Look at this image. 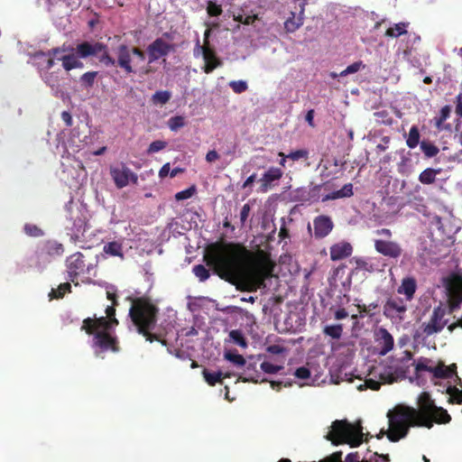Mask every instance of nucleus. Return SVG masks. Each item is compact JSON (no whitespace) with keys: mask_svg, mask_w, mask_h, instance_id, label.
Returning a JSON list of instances; mask_svg holds the SVG:
<instances>
[{"mask_svg":"<svg viewBox=\"0 0 462 462\" xmlns=\"http://www.w3.org/2000/svg\"><path fill=\"white\" fill-rule=\"evenodd\" d=\"M389 428L382 429L377 439L384 435L392 442L405 438L412 427L431 429L434 423L447 424L451 420L448 411L438 407L429 393L423 392L418 398V408L400 405L387 412Z\"/></svg>","mask_w":462,"mask_h":462,"instance_id":"2","label":"nucleus"},{"mask_svg":"<svg viewBox=\"0 0 462 462\" xmlns=\"http://www.w3.org/2000/svg\"><path fill=\"white\" fill-rule=\"evenodd\" d=\"M238 380L245 383H264L268 382L267 379H261V374L256 369V365L254 363L245 364V368L242 375L238 377Z\"/></svg>","mask_w":462,"mask_h":462,"instance_id":"25","label":"nucleus"},{"mask_svg":"<svg viewBox=\"0 0 462 462\" xmlns=\"http://www.w3.org/2000/svg\"><path fill=\"white\" fill-rule=\"evenodd\" d=\"M185 125V118L181 116H172L168 121L169 128L173 132H176L180 128L183 127Z\"/></svg>","mask_w":462,"mask_h":462,"instance_id":"44","label":"nucleus"},{"mask_svg":"<svg viewBox=\"0 0 462 462\" xmlns=\"http://www.w3.org/2000/svg\"><path fill=\"white\" fill-rule=\"evenodd\" d=\"M447 393L449 395V402L462 403V390L457 389L456 386L449 385L447 388Z\"/></svg>","mask_w":462,"mask_h":462,"instance_id":"40","label":"nucleus"},{"mask_svg":"<svg viewBox=\"0 0 462 462\" xmlns=\"http://www.w3.org/2000/svg\"><path fill=\"white\" fill-rule=\"evenodd\" d=\"M447 290L453 307L462 302V276L453 275L448 282Z\"/></svg>","mask_w":462,"mask_h":462,"instance_id":"20","label":"nucleus"},{"mask_svg":"<svg viewBox=\"0 0 462 462\" xmlns=\"http://www.w3.org/2000/svg\"><path fill=\"white\" fill-rule=\"evenodd\" d=\"M64 247L62 244L55 240H46L40 243L35 251V257L39 265L50 263L51 258L60 256L63 254Z\"/></svg>","mask_w":462,"mask_h":462,"instance_id":"9","label":"nucleus"},{"mask_svg":"<svg viewBox=\"0 0 462 462\" xmlns=\"http://www.w3.org/2000/svg\"><path fill=\"white\" fill-rule=\"evenodd\" d=\"M109 172L117 189H123L130 182L137 183V174L132 171L125 163H121L118 166H110Z\"/></svg>","mask_w":462,"mask_h":462,"instance_id":"11","label":"nucleus"},{"mask_svg":"<svg viewBox=\"0 0 462 462\" xmlns=\"http://www.w3.org/2000/svg\"><path fill=\"white\" fill-rule=\"evenodd\" d=\"M288 159L292 161H299L300 159H308L309 152L305 149H300L287 154Z\"/></svg>","mask_w":462,"mask_h":462,"instance_id":"54","label":"nucleus"},{"mask_svg":"<svg viewBox=\"0 0 462 462\" xmlns=\"http://www.w3.org/2000/svg\"><path fill=\"white\" fill-rule=\"evenodd\" d=\"M432 373L436 378H449L454 371L448 366L439 365L435 367Z\"/></svg>","mask_w":462,"mask_h":462,"instance_id":"42","label":"nucleus"},{"mask_svg":"<svg viewBox=\"0 0 462 462\" xmlns=\"http://www.w3.org/2000/svg\"><path fill=\"white\" fill-rule=\"evenodd\" d=\"M375 235L383 236L387 240H390V238L393 236V233L389 228H381L374 231Z\"/></svg>","mask_w":462,"mask_h":462,"instance_id":"62","label":"nucleus"},{"mask_svg":"<svg viewBox=\"0 0 462 462\" xmlns=\"http://www.w3.org/2000/svg\"><path fill=\"white\" fill-rule=\"evenodd\" d=\"M23 230L25 234L29 236L39 237L43 235V231L39 226L33 224H25Z\"/></svg>","mask_w":462,"mask_h":462,"instance_id":"48","label":"nucleus"},{"mask_svg":"<svg viewBox=\"0 0 462 462\" xmlns=\"http://www.w3.org/2000/svg\"><path fill=\"white\" fill-rule=\"evenodd\" d=\"M195 193H196V187L194 185H192L191 187H189L184 190L177 192L175 194V199L178 201L188 199L191 198Z\"/></svg>","mask_w":462,"mask_h":462,"instance_id":"51","label":"nucleus"},{"mask_svg":"<svg viewBox=\"0 0 462 462\" xmlns=\"http://www.w3.org/2000/svg\"><path fill=\"white\" fill-rule=\"evenodd\" d=\"M104 46L105 48L98 51V54L100 53V56L98 57L99 62L105 67L117 66L116 59L110 56L107 46L106 44H104Z\"/></svg>","mask_w":462,"mask_h":462,"instance_id":"33","label":"nucleus"},{"mask_svg":"<svg viewBox=\"0 0 462 462\" xmlns=\"http://www.w3.org/2000/svg\"><path fill=\"white\" fill-rule=\"evenodd\" d=\"M229 337L236 345H238L243 347L247 346L246 340H245L242 331L239 329L231 330L229 332Z\"/></svg>","mask_w":462,"mask_h":462,"instance_id":"43","label":"nucleus"},{"mask_svg":"<svg viewBox=\"0 0 462 462\" xmlns=\"http://www.w3.org/2000/svg\"><path fill=\"white\" fill-rule=\"evenodd\" d=\"M324 335L332 337L333 339H339L343 334V325L336 324L326 326L323 328Z\"/></svg>","mask_w":462,"mask_h":462,"instance_id":"35","label":"nucleus"},{"mask_svg":"<svg viewBox=\"0 0 462 462\" xmlns=\"http://www.w3.org/2000/svg\"><path fill=\"white\" fill-rule=\"evenodd\" d=\"M374 339L379 346V354L385 356L394 346V339L391 333L384 328H379L374 333Z\"/></svg>","mask_w":462,"mask_h":462,"instance_id":"19","label":"nucleus"},{"mask_svg":"<svg viewBox=\"0 0 462 462\" xmlns=\"http://www.w3.org/2000/svg\"><path fill=\"white\" fill-rule=\"evenodd\" d=\"M266 351L273 355H280L285 351V348L280 345L268 346Z\"/></svg>","mask_w":462,"mask_h":462,"instance_id":"61","label":"nucleus"},{"mask_svg":"<svg viewBox=\"0 0 462 462\" xmlns=\"http://www.w3.org/2000/svg\"><path fill=\"white\" fill-rule=\"evenodd\" d=\"M44 82L51 88H55L59 85V79L53 72L45 71L43 76Z\"/></svg>","mask_w":462,"mask_h":462,"instance_id":"56","label":"nucleus"},{"mask_svg":"<svg viewBox=\"0 0 462 462\" xmlns=\"http://www.w3.org/2000/svg\"><path fill=\"white\" fill-rule=\"evenodd\" d=\"M441 172V168H427L420 173L418 180L421 184L431 185L435 183L437 175L440 174Z\"/></svg>","mask_w":462,"mask_h":462,"instance_id":"28","label":"nucleus"},{"mask_svg":"<svg viewBox=\"0 0 462 462\" xmlns=\"http://www.w3.org/2000/svg\"><path fill=\"white\" fill-rule=\"evenodd\" d=\"M97 76V71H88L80 76L79 82L87 88H92Z\"/></svg>","mask_w":462,"mask_h":462,"instance_id":"39","label":"nucleus"},{"mask_svg":"<svg viewBox=\"0 0 462 462\" xmlns=\"http://www.w3.org/2000/svg\"><path fill=\"white\" fill-rule=\"evenodd\" d=\"M408 23H395L394 26L390 27L385 32V36L391 38H397L401 35L407 33Z\"/></svg>","mask_w":462,"mask_h":462,"instance_id":"32","label":"nucleus"},{"mask_svg":"<svg viewBox=\"0 0 462 462\" xmlns=\"http://www.w3.org/2000/svg\"><path fill=\"white\" fill-rule=\"evenodd\" d=\"M446 311L441 307H437L433 310L430 319L427 323H423L421 328L423 334L430 337L433 334L440 332L448 324V320L444 319Z\"/></svg>","mask_w":462,"mask_h":462,"instance_id":"14","label":"nucleus"},{"mask_svg":"<svg viewBox=\"0 0 462 462\" xmlns=\"http://www.w3.org/2000/svg\"><path fill=\"white\" fill-rule=\"evenodd\" d=\"M374 456L375 457H377L375 462H379V460H381V462H384V460H385V457L379 456L377 453H374ZM359 458H360V456H359L358 452H353V453H349L346 456V462H364V461L372 462V459H369V460L363 459L360 461Z\"/></svg>","mask_w":462,"mask_h":462,"instance_id":"46","label":"nucleus"},{"mask_svg":"<svg viewBox=\"0 0 462 462\" xmlns=\"http://www.w3.org/2000/svg\"><path fill=\"white\" fill-rule=\"evenodd\" d=\"M420 150L424 153L425 157L427 158H432L438 155L439 152V149L438 146H436L434 143L429 142V141H422L420 142Z\"/></svg>","mask_w":462,"mask_h":462,"instance_id":"34","label":"nucleus"},{"mask_svg":"<svg viewBox=\"0 0 462 462\" xmlns=\"http://www.w3.org/2000/svg\"><path fill=\"white\" fill-rule=\"evenodd\" d=\"M374 245L378 254L395 260L401 257L403 251L399 243L387 239H374Z\"/></svg>","mask_w":462,"mask_h":462,"instance_id":"16","label":"nucleus"},{"mask_svg":"<svg viewBox=\"0 0 462 462\" xmlns=\"http://www.w3.org/2000/svg\"><path fill=\"white\" fill-rule=\"evenodd\" d=\"M171 97V94L168 90H159L156 91L152 97V100L154 104L165 105L169 102Z\"/></svg>","mask_w":462,"mask_h":462,"instance_id":"38","label":"nucleus"},{"mask_svg":"<svg viewBox=\"0 0 462 462\" xmlns=\"http://www.w3.org/2000/svg\"><path fill=\"white\" fill-rule=\"evenodd\" d=\"M204 261L222 280L241 291L264 288L265 280L272 277L274 268L268 254L259 251L253 255L245 245L233 242L209 245Z\"/></svg>","mask_w":462,"mask_h":462,"instance_id":"1","label":"nucleus"},{"mask_svg":"<svg viewBox=\"0 0 462 462\" xmlns=\"http://www.w3.org/2000/svg\"><path fill=\"white\" fill-rule=\"evenodd\" d=\"M225 358L238 366H243L246 364L245 357L237 353L227 352L225 354Z\"/></svg>","mask_w":462,"mask_h":462,"instance_id":"47","label":"nucleus"},{"mask_svg":"<svg viewBox=\"0 0 462 462\" xmlns=\"http://www.w3.org/2000/svg\"><path fill=\"white\" fill-rule=\"evenodd\" d=\"M118 325L116 318L108 319L106 317L87 318L83 319L81 330H84L88 335H92L97 331H109Z\"/></svg>","mask_w":462,"mask_h":462,"instance_id":"10","label":"nucleus"},{"mask_svg":"<svg viewBox=\"0 0 462 462\" xmlns=\"http://www.w3.org/2000/svg\"><path fill=\"white\" fill-rule=\"evenodd\" d=\"M356 269L366 271L368 273H373L375 271L374 264L363 258L356 259Z\"/></svg>","mask_w":462,"mask_h":462,"instance_id":"52","label":"nucleus"},{"mask_svg":"<svg viewBox=\"0 0 462 462\" xmlns=\"http://www.w3.org/2000/svg\"><path fill=\"white\" fill-rule=\"evenodd\" d=\"M365 67V65L363 63L362 60L356 61V62L350 64L349 66H347L344 70H342L339 73V76L345 77L349 74L356 73L357 71H359L361 69H364Z\"/></svg>","mask_w":462,"mask_h":462,"instance_id":"45","label":"nucleus"},{"mask_svg":"<svg viewBox=\"0 0 462 462\" xmlns=\"http://www.w3.org/2000/svg\"><path fill=\"white\" fill-rule=\"evenodd\" d=\"M364 435L360 423L352 424L346 420H337L333 421L327 439L335 445L346 443L354 448L363 443Z\"/></svg>","mask_w":462,"mask_h":462,"instance_id":"5","label":"nucleus"},{"mask_svg":"<svg viewBox=\"0 0 462 462\" xmlns=\"http://www.w3.org/2000/svg\"><path fill=\"white\" fill-rule=\"evenodd\" d=\"M68 218L71 222V226L68 228L71 232V239L77 242L84 235L88 226L86 211L78 206L69 207L68 208Z\"/></svg>","mask_w":462,"mask_h":462,"instance_id":"8","label":"nucleus"},{"mask_svg":"<svg viewBox=\"0 0 462 462\" xmlns=\"http://www.w3.org/2000/svg\"><path fill=\"white\" fill-rule=\"evenodd\" d=\"M250 212H251V206L249 203H245L243 207H242V209L240 211V224H241V227H243L246 221H247V218L250 215Z\"/></svg>","mask_w":462,"mask_h":462,"instance_id":"57","label":"nucleus"},{"mask_svg":"<svg viewBox=\"0 0 462 462\" xmlns=\"http://www.w3.org/2000/svg\"><path fill=\"white\" fill-rule=\"evenodd\" d=\"M330 259L339 261L350 256L353 253V246L350 243L342 241L330 246Z\"/></svg>","mask_w":462,"mask_h":462,"instance_id":"23","label":"nucleus"},{"mask_svg":"<svg viewBox=\"0 0 462 462\" xmlns=\"http://www.w3.org/2000/svg\"><path fill=\"white\" fill-rule=\"evenodd\" d=\"M283 175L282 171L277 167H270L259 180L260 187L258 191L262 193L267 192L273 186L274 181H278Z\"/></svg>","mask_w":462,"mask_h":462,"instance_id":"21","label":"nucleus"},{"mask_svg":"<svg viewBox=\"0 0 462 462\" xmlns=\"http://www.w3.org/2000/svg\"><path fill=\"white\" fill-rule=\"evenodd\" d=\"M221 5L216 4L215 2L209 1L207 6V12L210 16H218L222 14Z\"/></svg>","mask_w":462,"mask_h":462,"instance_id":"55","label":"nucleus"},{"mask_svg":"<svg viewBox=\"0 0 462 462\" xmlns=\"http://www.w3.org/2000/svg\"><path fill=\"white\" fill-rule=\"evenodd\" d=\"M451 106L448 105L444 106L438 116L434 117V125L438 130H449L450 125H445L444 122L450 116Z\"/></svg>","mask_w":462,"mask_h":462,"instance_id":"27","label":"nucleus"},{"mask_svg":"<svg viewBox=\"0 0 462 462\" xmlns=\"http://www.w3.org/2000/svg\"><path fill=\"white\" fill-rule=\"evenodd\" d=\"M167 143L164 141H154L150 143L149 148L147 150L148 153L157 152L159 151L163 150L166 147Z\"/></svg>","mask_w":462,"mask_h":462,"instance_id":"58","label":"nucleus"},{"mask_svg":"<svg viewBox=\"0 0 462 462\" xmlns=\"http://www.w3.org/2000/svg\"><path fill=\"white\" fill-rule=\"evenodd\" d=\"M173 51H175L173 43H170L162 38H157L147 47L148 62L151 64Z\"/></svg>","mask_w":462,"mask_h":462,"instance_id":"13","label":"nucleus"},{"mask_svg":"<svg viewBox=\"0 0 462 462\" xmlns=\"http://www.w3.org/2000/svg\"><path fill=\"white\" fill-rule=\"evenodd\" d=\"M61 119L65 123L66 126H71L72 125L73 120H72V116H71L69 112L63 111L61 113Z\"/></svg>","mask_w":462,"mask_h":462,"instance_id":"64","label":"nucleus"},{"mask_svg":"<svg viewBox=\"0 0 462 462\" xmlns=\"http://www.w3.org/2000/svg\"><path fill=\"white\" fill-rule=\"evenodd\" d=\"M217 159H219V154L215 150L208 151L206 154V161L208 162H214Z\"/></svg>","mask_w":462,"mask_h":462,"instance_id":"63","label":"nucleus"},{"mask_svg":"<svg viewBox=\"0 0 462 462\" xmlns=\"http://www.w3.org/2000/svg\"><path fill=\"white\" fill-rule=\"evenodd\" d=\"M93 347L98 348L101 352L112 351L117 353L120 350L119 342L116 337L112 336L109 331H97L92 334Z\"/></svg>","mask_w":462,"mask_h":462,"instance_id":"15","label":"nucleus"},{"mask_svg":"<svg viewBox=\"0 0 462 462\" xmlns=\"http://www.w3.org/2000/svg\"><path fill=\"white\" fill-rule=\"evenodd\" d=\"M261 369L265 373V374H277L278 372H280L282 369H283V366L282 365H273L270 362H263L260 365Z\"/></svg>","mask_w":462,"mask_h":462,"instance_id":"49","label":"nucleus"},{"mask_svg":"<svg viewBox=\"0 0 462 462\" xmlns=\"http://www.w3.org/2000/svg\"><path fill=\"white\" fill-rule=\"evenodd\" d=\"M381 387V383L376 381V380H374V379H366L365 381V383L364 384H361L358 386V390L360 391H363L365 389H371L373 391H377L379 390Z\"/></svg>","mask_w":462,"mask_h":462,"instance_id":"53","label":"nucleus"},{"mask_svg":"<svg viewBox=\"0 0 462 462\" xmlns=\"http://www.w3.org/2000/svg\"><path fill=\"white\" fill-rule=\"evenodd\" d=\"M304 5L305 4H300L298 14L291 12V16L284 22V28L288 32H295L303 24Z\"/></svg>","mask_w":462,"mask_h":462,"instance_id":"24","label":"nucleus"},{"mask_svg":"<svg viewBox=\"0 0 462 462\" xmlns=\"http://www.w3.org/2000/svg\"><path fill=\"white\" fill-rule=\"evenodd\" d=\"M416 281L413 278H405L402 280L401 286L398 289V293L404 294L407 300L413 299L416 291Z\"/></svg>","mask_w":462,"mask_h":462,"instance_id":"26","label":"nucleus"},{"mask_svg":"<svg viewBox=\"0 0 462 462\" xmlns=\"http://www.w3.org/2000/svg\"><path fill=\"white\" fill-rule=\"evenodd\" d=\"M192 272L200 282L207 281L210 276L209 270L207 269L203 264L194 265L192 268Z\"/></svg>","mask_w":462,"mask_h":462,"instance_id":"41","label":"nucleus"},{"mask_svg":"<svg viewBox=\"0 0 462 462\" xmlns=\"http://www.w3.org/2000/svg\"><path fill=\"white\" fill-rule=\"evenodd\" d=\"M455 113L457 116L462 118V93H459L455 97Z\"/></svg>","mask_w":462,"mask_h":462,"instance_id":"60","label":"nucleus"},{"mask_svg":"<svg viewBox=\"0 0 462 462\" xmlns=\"http://www.w3.org/2000/svg\"><path fill=\"white\" fill-rule=\"evenodd\" d=\"M294 375L299 379H309L310 377V371L305 366H301L296 369Z\"/></svg>","mask_w":462,"mask_h":462,"instance_id":"59","label":"nucleus"},{"mask_svg":"<svg viewBox=\"0 0 462 462\" xmlns=\"http://www.w3.org/2000/svg\"><path fill=\"white\" fill-rule=\"evenodd\" d=\"M32 58L37 68L43 71H49L56 62V57L51 55V49L47 51H36L32 54Z\"/></svg>","mask_w":462,"mask_h":462,"instance_id":"22","label":"nucleus"},{"mask_svg":"<svg viewBox=\"0 0 462 462\" xmlns=\"http://www.w3.org/2000/svg\"><path fill=\"white\" fill-rule=\"evenodd\" d=\"M84 254L80 252H77L69 255L66 259V267L68 276L70 282L75 285H78V278L80 275H96L95 268L97 266V261L95 263H86Z\"/></svg>","mask_w":462,"mask_h":462,"instance_id":"7","label":"nucleus"},{"mask_svg":"<svg viewBox=\"0 0 462 462\" xmlns=\"http://www.w3.org/2000/svg\"><path fill=\"white\" fill-rule=\"evenodd\" d=\"M117 67L121 68L126 75L135 74L139 63L145 60V52L138 47H129L125 44H120L116 48Z\"/></svg>","mask_w":462,"mask_h":462,"instance_id":"6","label":"nucleus"},{"mask_svg":"<svg viewBox=\"0 0 462 462\" xmlns=\"http://www.w3.org/2000/svg\"><path fill=\"white\" fill-rule=\"evenodd\" d=\"M420 131L417 125H412L410 128L408 137L406 139V144L410 149H414L418 146V144L420 145Z\"/></svg>","mask_w":462,"mask_h":462,"instance_id":"31","label":"nucleus"},{"mask_svg":"<svg viewBox=\"0 0 462 462\" xmlns=\"http://www.w3.org/2000/svg\"><path fill=\"white\" fill-rule=\"evenodd\" d=\"M104 48V43L99 42L85 41L79 43L76 48L63 43L60 47L51 49V55L56 57L57 61H61L62 68L66 71H70L74 69L83 68L84 64L79 59L97 56L98 51Z\"/></svg>","mask_w":462,"mask_h":462,"instance_id":"4","label":"nucleus"},{"mask_svg":"<svg viewBox=\"0 0 462 462\" xmlns=\"http://www.w3.org/2000/svg\"><path fill=\"white\" fill-rule=\"evenodd\" d=\"M202 54L204 60L203 71L206 74L213 72L214 69L223 65L222 60L217 56L216 51L210 46H200V42L198 39L196 42V49L194 55Z\"/></svg>","mask_w":462,"mask_h":462,"instance_id":"12","label":"nucleus"},{"mask_svg":"<svg viewBox=\"0 0 462 462\" xmlns=\"http://www.w3.org/2000/svg\"><path fill=\"white\" fill-rule=\"evenodd\" d=\"M103 251L105 254H109L111 256H119L123 257V245L121 243L113 241L106 244L103 247Z\"/></svg>","mask_w":462,"mask_h":462,"instance_id":"30","label":"nucleus"},{"mask_svg":"<svg viewBox=\"0 0 462 462\" xmlns=\"http://www.w3.org/2000/svg\"><path fill=\"white\" fill-rule=\"evenodd\" d=\"M406 310L407 305L405 301L399 297L388 299L383 306V314L390 319L402 320Z\"/></svg>","mask_w":462,"mask_h":462,"instance_id":"17","label":"nucleus"},{"mask_svg":"<svg viewBox=\"0 0 462 462\" xmlns=\"http://www.w3.org/2000/svg\"><path fill=\"white\" fill-rule=\"evenodd\" d=\"M128 299L131 301L129 317L137 332L150 343L160 341L162 345H166L165 340H162L159 335L152 333L157 323L158 307L146 297Z\"/></svg>","mask_w":462,"mask_h":462,"instance_id":"3","label":"nucleus"},{"mask_svg":"<svg viewBox=\"0 0 462 462\" xmlns=\"http://www.w3.org/2000/svg\"><path fill=\"white\" fill-rule=\"evenodd\" d=\"M353 194H354L353 184L346 183L342 187L341 189L333 191V192L326 195L322 200L327 201V200H334V199H342V198H350L353 196Z\"/></svg>","mask_w":462,"mask_h":462,"instance_id":"29","label":"nucleus"},{"mask_svg":"<svg viewBox=\"0 0 462 462\" xmlns=\"http://www.w3.org/2000/svg\"><path fill=\"white\" fill-rule=\"evenodd\" d=\"M313 236L316 239H322L328 236L334 228V223L330 217L319 215L313 219Z\"/></svg>","mask_w":462,"mask_h":462,"instance_id":"18","label":"nucleus"},{"mask_svg":"<svg viewBox=\"0 0 462 462\" xmlns=\"http://www.w3.org/2000/svg\"><path fill=\"white\" fill-rule=\"evenodd\" d=\"M229 87L236 94H241L247 90L248 86L245 80H233L229 82Z\"/></svg>","mask_w":462,"mask_h":462,"instance_id":"50","label":"nucleus"},{"mask_svg":"<svg viewBox=\"0 0 462 462\" xmlns=\"http://www.w3.org/2000/svg\"><path fill=\"white\" fill-rule=\"evenodd\" d=\"M203 377L205 381L209 384L210 386L216 385L217 383L222 382V372H209L208 369L204 368L202 371Z\"/></svg>","mask_w":462,"mask_h":462,"instance_id":"36","label":"nucleus"},{"mask_svg":"<svg viewBox=\"0 0 462 462\" xmlns=\"http://www.w3.org/2000/svg\"><path fill=\"white\" fill-rule=\"evenodd\" d=\"M70 290V283L63 282L60 283L56 290L52 289L49 295L51 299H60L65 295L66 292H69Z\"/></svg>","mask_w":462,"mask_h":462,"instance_id":"37","label":"nucleus"}]
</instances>
